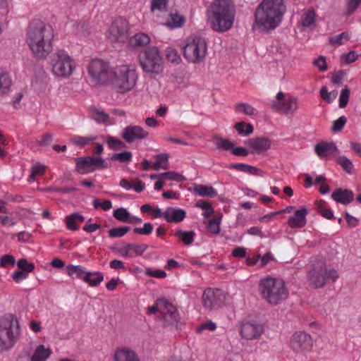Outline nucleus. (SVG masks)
I'll return each instance as SVG.
<instances>
[{"instance_id":"f257e3e1","label":"nucleus","mask_w":361,"mask_h":361,"mask_svg":"<svg viewBox=\"0 0 361 361\" xmlns=\"http://www.w3.org/2000/svg\"><path fill=\"white\" fill-rule=\"evenodd\" d=\"M54 37L52 26L41 20H33L27 26L26 42L37 59H45L51 52Z\"/></svg>"},{"instance_id":"f03ea898","label":"nucleus","mask_w":361,"mask_h":361,"mask_svg":"<svg viewBox=\"0 0 361 361\" xmlns=\"http://www.w3.org/2000/svg\"><path fill=\"white\" fill-rule=\"evenodd\" d=\"M286 11L283 0H263L255 12V24L262 31L275 29Z\"/></svg>"},{"instance_id":"7ed1b4c3","label":"nucleus","mask_w":361,"mask_h":361,"mask_svg":"<svg viewBox=\"0 0 361 361\" xmlns=\"http://www.w3.org/2000/svg\"><path fill=\"white\" fill-rule=\"evenodd\" d=\"M209 13L210 26L214 31L224 32L233 27L235 8L231 0H214Z\"/></svg>"},{"instance_id":"20e7f679","label":"nucleus","mask_w":361,"mask_h":361,"mask_svg":"<svg viewBox=\"0 0 361 361\" xmlns=\"http://www.w3.org/2000/svg\"><path fill=\"white\" fill-rule=\"evenodd\" d=\"M259 290L262 298L269 304L277 305L286 300L288 291L280 279L265 277L260 281Z\"/></svg>"},{"instance_id":"39448f33","label":"nucleus","mask_w":361,"mask_h":361,"mask_svg":"<svg viewBox=\"0 0 361 361\" xmlns=\"http://www.w3.org/2000/svg\"><path fill=\"white\" fill-rule=\"evenodd\" d=\"M20 335L18 319L13 314L4 316L0 320V347L4 350L11 349Z\"/></svg>"},{"instance_id":"423d86ee","label":"nucleus","mask_w":361,"mask_h":361,"mask_svg":"<svg viewBox=\"0 0 361 361\" xmlns=\"http://www.w3.org/2000/svg\"><path fill=\"white\" fill-rule=\"evenodd\" d=\"M139 61L143 71L155 77L164 70L163 59L156 47H150L139 54Z\"/></svg>"},{"instance_id":"0eeeda50","label":"nucleus","mask_w":361,"mask_h":361,"mask_svg":"<svg viewBox=\"0 0 361 361\" xmlns=\"http://www.w3.org/2000/svg\"><path fill=\"white\" fill-rule=\"evenodd\" d=\"M207 49V44L204 38L199 36H190L185 40L183 53L188 61L200 63L204 61Z\"/></svg>"},{"instance_id":"6e6552de","label":"nucleus","mask_w":361,"mask_h":361,"mask_svg":"<svg viewBox=\"0 0 361 361\" xmlns=\"http://www.w3.org/2000/svg\"><path fill=\"white\" fill-rule=\"evenodd\" d=\"M50 65L55 75L65 78H68L73 73L74 68L73 59L63 49L57 50L52 54Z\"/></svg>"},{"instance_id":"1a4fd4ad","label":"nucleus","mask_w":361,"mask_h":361,"mask_svg":"<svg viewBox=\"0 0 361 361\" xmlns=\"http://www.w3.org/2000/svg\"><path fill=\"white\" fill-rule=\"evenodd\" d=\"M88 73L95 85H104L115 75L109 63L101 59H93L87 66Z\"/></svg>"},{"instance_id":"9d476101","label":"nucleus","mask_w":361,"mask_h":361,"mask_svg":"<svg viewBox=\"0 0 361 361\" xmlns=\"http://www.w3.org/2000/svg\"><path fill=\"white\" fill-rule=\"evenodd\" d=\"M338 276L336 269L328 268L323 262L314 265L309 274L310 284L314 288H322L328 282H334Z\"/></svg>"},{"instance_id":"9b49d317","label":"nucleus","mask_w":361,"mask_h":361,"mask_svg":"<svg viewBox=\"0 0 361 361\" xmlns=\"http://www.w3.org/2000/svg\"><path fill=\"white\" fill-rule=\"evenodd\" d=\"M108 167L106 161L101 157L88 156L75 159V171L80 174H87Z\"/></svg>"},{"instance_id":"f8f14e48","label":"nucleus","mask_w":361,"mask_h":361,"mask_svg":"<svg viewBox=\"0 0 361 361\" xmlns=\"http://www.w3.org/2000/svg\"><path fill=\"white\" fill-rule=\"evenodd\" d=\"M137 79V75L135 70L124 67L116 76L114 86L118 92L125 93L135 85Z\"/></svg>"},{"instance_id":"ddd939ff","label":"nucleus","mask_w":361,"mask_h":361,"mask_svg":"<svg viewBox=\"0 0 361 361\" xmlns=\"http://www.w3.org/2000/svg\"><path fill=\"white\" fill-rule=\"evenodd\" d=\"M128 22L121 17L116 18L109 29V39L114 43H123L128 39Z\"/></svg>"},{"instance_id":"4468645a","label":"nucleus","mask_w":361,"mask_h":361,"mask_svg":"<svg viewBox=\"0 0 361 361\" xmlns=\"http://www.w3.org/2000/svg\"><path fill=\"white\" fill-rule=\"evenodd\" d=\"M224 299V293L220 289L207 288L202 295L204 306L210 310L219 307Z\"/></svg>"},{"instance_id":"2eb2a0df","label":"nucleus","mask_w":361,"mask_h":361,"mask_svg":"<svg viewBox=\"0 0 361 361\" xmlns=\"http://www.w3.org/2000/svg\"><path fill=\"white\" fill-rule=\"evenodd\" d=\"M240 335L246 340L257 339L264 332V326L257 322H242Z\"/></svg>"},{"instance_id":"dca6fc26","label":"nucleus","mask_w":361,"mask_h":361,"mask_svg":"<svg viewBox=\"0 0 361 361\" xmlns=\"http://www.w3.org/2000/svg\"><path fill=\"white\" fill-rule=\"evenodd\" d=\"M290 345L296 352L310 350L312 347V339L305 332L298 331L292 336Z\"/></svg>"},{"instance_id":"f3484780","label":"nucleus","mask_w":361,"mask_h":361,"mask_svg":"<svg viewBox=\"0 0 361 361\" xmlns=\"http://www.w3.org/2000/svg\"><path fill=\"white\" fill-rule=\"evenodd\" d=\"M160 304L161 306L164 305L162 304H165L161 314L164 322V326H175L178 328L180 317L177 309L168 300H161Z\"/></svg>"},{"instance_id":"a211bd4d","label":"nucleus","mask_w":361,"mask_h":361,"mask_svg":"<svg viewBox=\"0 0 361 361\" xmlns=\"http://www.w3.org/2000/svg\"><path fill=\"white\" fill-rule=\"evenodd\" d=\"M122 138L128 143L136 140H143L148 136V132L139 126H128L122 133Z\"/></svg>"},{"instance_id":"6ab92c4d","label":"nucleus","mask_w":361,"mask_h":361,"mask_svg":"<svg viewBox=\"0 0 361 361\" xmlns=\"http://www.w3.org/2000/svg\"><path fill=\"white\" fill-rule=\"evenodd\" d=\"M245 144L252 148L250 154H262L271 147V141L267 137H256L247 140Z\"/></svg>"},{"instance_id":"aec40b11","label":"nucleus","mask_w":361,"mask_h":361,"mask_svg":"<svg viewBox=\"0 0 361 361\" xmlns=\"http://www.w3.org/2000/svg\"><path fill=\"white\" fill-rule=\"evenodd\" d=\"M298 99L290 97L282 102H273L271 109L279 112L293 114L298 109Z\"/></svg>"},{"instance_id":"412c9836","label":"nucleus","mask_w":361,"mask_h":361,"mask_svg":"<svg viewBox=\"0 0 361 361\" xmlns=\"http://www.w3.org/2000/svg\"><path fill=\"white\" fill-rule=\"evenodd\" d=\"M307 209L305 207H302L295 211L293 215L288 218L287 224L293 228H302L305 226L307 222Z\"/></svg>"},{"instance_id":"4be33fe9","label":"nucleus","mask_w":361,"mask_h":361,"mask_svg":"<svg viewBox=\"0 0 361 361\" xmlns=\"http://www.w3.org/2000/svg\"><path fill=\"white\" fill-rule=\"evenodd\" d=\"M147 247L148 246L145 244L128 243L120 248L119 252L123 256L133 257L137 255H142Z\"/></svg>"},{"instance_id":"5701e85b","label":"nucleus","mask_w":361,"mask_h":361,"mask_svg":"<svg viewBox=\"0 0 361 361\" xmlns=\"http://www.w3.org/2000/svg\"><path fill=\"white\" fill-rule=\"evenodd\" d=\"M331 198L336 202L346 205L353 202L354 193L348 189L338 188L331 194Z\"/></svg>"},{"instance_id":"b1692460","label":"nucleus","mask_w":361,"mask_h":361,"mask_svg":"<svg viewBox=\"0 0 361 361\" xmlns=\"http://www.w3.org/2000/svg\"><path fill=\"white\" fill-rule=\"evenodd\" d=\"M186 212L180 208L168 207L166 209L165 220L169 223H179L184 220Z\"/></svg>"},{"instance_id":"393cba45","label":"nucleus","mask_w":361,"mask_h":361,"mask_svg":"<svg viewBox=\"0 0 361 361\" xmlns=\"http://www.w3.org/2000/svg\"><path fill=\"white\" fill-rule=\"evenodd\" d=\"M314 151L319 157L338 153V149L334 142H322L314 147Z\"/></svg>"},{"instance_id":"a878e982","label":"nucleus","mask_w":361,"mask_h":361,"mask_svg":"<svg viewBox=\"0 0 361 361\" xmlns=\"http://www.w3.org/2000/svg\"><path fill=\"white\" fill-rule=\"evenodd\" d=\"M114 361H140L134 351L128 348H117L114 354Z\"/></svg>"},{"instance_id":"bb28decb","label":"nucleus","mask_w":361,"mask_h":361,"mask_svg":"<svg viewBox=\"0 0 361 361\" xmlns=\"http://www.w3.org/2000/svg\"><path fill=\"white\" fill-rule=\"evenodd\" d=\"M149 42V37L145 33L140 32L129 39L128 46L132 49H137L147 46Z\"/></svg>"},{"instance_id":"cd10ccee","label":"nucleus","mask_w":361,"mask_h":361,"mask_svg":"<svg viewBox=\"0 0 361 361\" xmlns=\"http://www.w3.org/2000/svg\"><path fill=\"white\" fill-rule=\"evenodd\" d=\"M119 185L126 190L133 189L137 192H141L145 190V183L137 178H134L131 180L122 178L120 180Z\"/></svg>"},{"instance_id":"c85d7f7f","label":"nucleus","mask_w":361,"mask_h":361,"mask_svg":"<svg viewBox=\"0 0 361 361\" xmlns=\"http://www.w3.org/2000/svg\"><path fill=\"white\" fill-rule=\"evenodd\" d=\"M104 281V275L99 271H87L84 282L92 287H97Z\"/></svg>"},{"instance_id":"c756f323","label":"nucleus","mask_w":361,"mask_h":361,"mask_svg":"<svg viewBox=\"0 0 361 361\" xmlns=\"http://www.w3.org/2000/svg\"><path fill=\"white\" fill-rule=\"evenodd\" d=\"M84 221L85 217L78 213H73L65 218L66 227L71 231H78L79 227L77 226V223Z\"/></svg>"},{"instance_id":"7c9ffc66","label":"nucleus","mask_w":361,"mask_h":361,"mask_svg":"<svg viewBox=\"0 0 361 361\" xmlns=\"http://www.w3.org/2000/svg\"><path fill=\"white\" fill-rule=\"evenodd\" d=\"M230 168L232 169L239 170L242 172L247 173L252 175H259L262 176L263 171L259 169L258 168L245 164H233L230 166Z\"/></svg>"},{"instance_id":"2f4dec72","label":"nucleus","mask_w":361,"mask_h":361,"mask_svg":"<svg viewBox=\"0 0 361 361\" xmlns=\"http://www.w3.org/2000/svg\"><path fill=\"white\" fill-rule=\"evenodd\" d=\"M12 85V80L6 72L0 69V95L8 92Z\"/></svg>"},{"instance_id":"473e14b6","label":"nucleus","mask_w":361,"mask_h":361,"mask_svg":"<svg viewBox=\"0 0 361 361\" xmlns=\"http://www.w3.org/2000/svg\"><path fill=\"white\" fill-rule=\"evenodd\" d=\"M51 351L49 348H47L43 345L37 347L32 356V361H46L51 355Z\"/></svg>"},{"instance_id":"72a5a7b5","label":"nucleus","mask_w":361,"mask_h":361,"mask_svg":"<svg viewBox=\"0 0 361 361\" xmlns=\"http://www.w3.org/2000/svg\"><path fill=\"white\" fill-rule=\"evenodd\" d=\"M87 272L79 265L68 264L66 267L67 274L73 279L76 278L84 281V277Z\"/></svg>"},{"instance_id":"f704fd0d","label":"nucleus","mask_w":361,"mask_h":361,"mask_svg":"<svg viewBox=\"0 0 361 361\" xmlns=\"http://www.w3.org/2000/svg\"><path fill=\"white\" fill-rule=\"evenodd\" d=\"M194 191L201 197H214L217 195L216 190L212 186L195 185Z\"/></svg>"},{"instance_id":"c9c22d12","label":"nucleus","mask_w":361,"mask_h":361,"mask_svg":"<svg viewBox=\"0 0 361 361\" xmlns=\"http://www.w3.org/2000/svg\"><path fill=\"white\" fill-rule=\"evenodd\" d=\"M156 161L152 166V169L155 171H158L160 169H167L169 166L168 161L169 155L168 154L163 153L157 154L156 157Z\"/></svg>"},{"instance_id":"e433bc0d","label":"nucleus","mask_w":361,"mask_h":361,"mask_svg":"<svg viewBox=\"0 0 361 361\" xmlns=\"http://www.w3.org/2000/svg\"><path fill=\"white\" fill-rule=\"evenodd\" d=\"M175 235L179 238L185 245H190L194 241L195 233L193 231H184L180 229L176 231Z\"/></svg>"},{"instance_id":"4c0bfd02","label":"nucleus","mask_w":361,"mask_h":361,"mask_svg":"<svg viewBox=\"0 0 361 361\" xmlns=\"http://www.w3.org/2000/svg\"><path fill=\"white\" fill-rule=\"evenodd\" d=\"M235 129L239 135L248 136L254 131L253 126L250 123L244 121L238 122L234 126Z\"/></svg>"},{"instance_id":"58836bf2","label":"nucleus","mask_w":361,"mask_h":361,"mask_svg":"<svg viewBox=\"0 0 361 361\" xmlns=\"http://www.w3.org/2000/svg\"><path fill=\"white\" fill-rule=\"evenodd\" d=\"M170 20L165 25L170 28H176L182 26L185 22L183 16L177 13H170Z\"/></svg>"},{"instance_id":"ea45409f","label":"nucleus","mask_w":361,"mask_h":361,"mask_svg":"<svg viewBox=\"0 0 361 361\" xmlns=\"http://www.w3.org/2000/svg\"><path fill=\"white\" fill-rule=\"evenodd\" d=\"M235 111L247 116H252L256 114L255 109L247 103H238L234 106Z\"/></svg>"},{"instance_id":"a19ab883","label":"nucleus","mask_w":361,"mask_h":361,"mask_svg":"<svg viewBox=\"0 0 361 361\" xmlns=\"http://www.w3.org/2000/svg\"><path fill=\"white\" fill-rule=\"evenodd\" d=\"M214 140L216 141V147L218 149H222L226 151L233 149L234 145L228 139H224L219 136H215Z\"/></svg>"},{"instance_id":"79ce46f5","label":"nucleus","mask_w":361,"mask_h":361,"mask_svg":"<svg viewBox=\"0 0 361 361\" xmlns=\"http://www.w3.org/2000/svg\"><path fill=\"white\" fill-rule=\"evenodd\" d=\"M159 179H167L171 180H176L177 182H183L185 178L181 174L175 171H168L159 174Z\"/></svg>"},{"instance_id":"37998d69","label":"nucleus","mask_w":361,"mask_h":361,"mask_svg":"<svg viewBox=\"0 0 361 361\" xmlns=\"http://www.w3.org/2000/svg\"><path fill=\"white\" fill-rule=\"evenodd\" d=\"M350 39V35L348 32H343L338 35L331 37L329 38V44L334 46H339L343 44V40L348 41Z\"/></svg>"},{"instance_id":"c03bdc74","label":"nucleus","mask_w":361,"mask_h":361,"mask_svg":"<svg viewBox=\"0 0 361 361\" xmlns=\"http://www.w3.org/2000/svg\"><path fill=\"white\" fill-rule=\"evenodd\" d=\"M106 143L109 147L114 150H119L126 147L125 143L111 135L106 137Z\"/></svg>"},{"instance_id":"a18cd8bd","label":"nucleus","mask_w":361,"mask_h":361,"mask_svg":"<svg viewBox=\"0 0 361 361\" xmlns=\"http://www.w3.org/2000/svg\"><path fill=\"white\" fill-rule=\"evenodd\" d=\"M337 163L341 165L343 169L348 173H352L353 171V164L352 161L345 156L339 157L337 159Z\"/></svg>"},{"instance_id":"49530a36","label":"nucleus","mask_w":361,"mask_h":361,"mask_svg":"<svg viewBox=\"0 0 361 361\" xmlns=\"http://www.w3.org/2000/svg\"><path fill=\"white\" fill-rule=\"evenodd\" d=\"M113 216L121 222H127L130 218V213L126 209L121 207L114 210Z\"/></svg>"},{"instance_id":"de8ad7c7","label":"nucleus","mask_w":361,"mask_h":361,"mask_svg":"<svg viewBox=\"0 0 361 361\" xmlns=\"http://www.w3.org/2000/svg\"><path fill=\"white\" fill-rule=\"evenodd\" d=\"M130 230V228L129 226L112 228L109 231V235L111 238H121L126 234Z\"/></svg>"},{"instance_id":"09e8293b","label":"nucleus","mask_w":361,"mask_h":361,"mask_svg":"<svg viewBox=\"0 0 361 361\" xmlns=\"http://www.w3.org/2000/svg\"><path fill=\"white\" fill-rule=\"evenodd\" d=\"M196 207L201 208L205 211L204 212V216L206 218L210 217L213 213L214 212L211 204L208 202L200 200L197 202L195 204Z\"/></svg>"},{"instance_id":"8fccbe9b","label":"nucleus","mask_w":361,"mask_h":361,"mask_svg":"<svg viewBox=\"0 0 361 361\" xmlns=\"http://www.w3.org/2000/svg\"><path fill=\"white\" fill-rule=\"evenodd\" d=\"M166 57L169 61L173 63L178 64L181 61V58L178 51L173 48L167 49Z\"/></svg>"},{"instance_id":"3c124183","label":"nucleus","mask_w":361,"mask_h":361,"mask_svg":"<svg viewBox=\"0 0 361 361\" xmlns=\"http://www.w3.org/2000/svg\"><path fill=\"white\" fill-rule=\"evenodd\" d=\"M220 224L221 217L213 218L209 220L207 224V228L211 233L214 234H218L220 232Z\"/></svg>"},{"instance_id":"603ef678","label":"nucleus","mask_w":361,"mask_h":361,"mask_svg":"<svg viewBox=\"0 0 361 361\" xmlns=\"http://www.w3.org/2000/svg\"><path fill=\"white\" fill-rule=\"evenodd\" d=\"M133 154L129 151L114 154L111 157V160H117L121 163H126L131 160Z\"/></svg>"},{"instance_id":"864d4df0","label":"nucleus","mask_w":361,"mask_h":361,"mask_svg":"<svg viewBox=\"0 0 361 361\" xmlns=\"http://www.w3.org/2000/svg\"><path fill=\"white\" fill-rule=\"evenodd\" d=\"M319 93L321 97L328 103H331L337 96V92L336 90L329 92L326 87H322Z\"/></svg>"},{"instance_id":"5fc2aeb1","label":"nucleus","mask_w":361,"mask_h":361,"mask_svg":"<svg viewBox=\"0 0 361 361\" xmlns=\"http://www.w3.org/2000/svg\"><path fill=\"white\" fill-rule=\"evenodd\" d=\"M361 4V0H347L345 14L351 16Z\"/></svg>"},{"instance_id":"6e6d98bb","label":"nucleus","mask_w":361,"mask_h":361,"mask_svg":"<svg viewBox=\"0 0 361 361\" xmlns=\"http://www.w3.org/2000/svg\"><path fill=\"white\" fill-rule=\"evenodd\" d=\"M92 118L98 123H106L109 119V115L97 109L92 110Z\"/></svg>"},{"instance_id":"4d7b16f0","label":"nucleus","mask_w":361,"mask_h":361,"mask_svg":"<svg viewBox=\"0 0 361 361\" xmlns=\"http://www.w3.org/2000/svg\"><path fill=\"white\" fill-rule=\"evenodd\" d=\"M17 265L20 269L25 273L28 274L32 272L35 269V264L33 263H29L25 259H20L18 261Z\"/></svg>"},{"instance_id":"13d9d810","label":"nucleus","mask_w":361,"mask_h":361,"mask_svg":"<svg viewBox=\"0 0 361 361\" xmlns=\"http://www.w3.org/2000/svg\"><path fill=\"white\" fill-rule=\"evenodd\" d=\"M347 122L345 116H342L337 120L334 121L331 127V131L334 133L340 132L344 127Z\"/></svg>"},{"instance_id":"bf43d9fd","label":"nucleus","mask_w":361,"mask_h":361,"mask_svg":"<svg viewBox=\"0 0 361 361\" xmlns=\"http://www.w3.org/2000/svg\"><path fill=\"white\" fill-rule=\"evenodd\" d=\"M315 21V13L314 11L307 12L302 19V25L303 27H309L314 24Z\"/></svg>"},{"instance_id":"052dcab7","label":"nucleus","mask_w":361,"mask_h":361,"mask_svg":"<svg viewBox=\"0 0 361 361\" xmlns=\"http://www.w3.org/2000/svg\"><path fill=\"white\" fill-rule=\"evenodd\" d=\"M350 98V90L344 88L341 90L339 97V107L345 108Z\"/></svg>"},{"instance_id":"680f3d73","label":"nucleus","mask_w":361,"mask_h":361,"mask_svg":"<svg viewBox=\"0 0 361 361\" xmlns=\"http://www.w3.org/2000/svg\"><path fill=\"white\" fill-rule=\"evenodd\" d=\"M312 63L314 66L317 67L319 71L321 72H324L328 68L326 58L324 56H319L317 59H315Z\"/></svg>"},{"instance_id":"e2e57ef3","label":"nucleus","mask_w":361,"mask_h":361,"mask_svg":"<svg viewBox=\"0 0 361 361\" xmlns=\"http://www.w3.org/2000/svg\"><path fill=\"white\" fill-rule=\"evenodd\" d=\"M153 231V226L151 223H145L142 228H135L133 231L135 233L140 235H149Z\"/></svg>"},{"instance_id":"0e129e2a","label":"nucleus","mask_w":361,"mask_h":361,"mask_svg":"<svg viewBox=\"0 0 361 361\" xmlns=\"http://www.w3.org/2000/svg\"><path fill=\"white\" fill-rule=\"evenodd\" d=\"M168 0H152L151 10L154 11V10L158 11H164L166 8Z\"/></svg>"},{"instance_id":"69168bd1","label":"nucleus","mask_w":361,"mask_h":361,"mask_svg":"<svg viewBox=\"0 0 361 361\" xmlns=\"http://www.w3.org/2000/svg\"><path fill=\"white\" fill-rule=\"evenodd\" d=\"M216 329V324L210 320V321H207L204 323H202L199 326H197V332L200 334L206 329L213 331Z\"/></svg>"},{"instance_id":"338daca9","label":"nucleus","mask_w":361,"mask_h":361,"mask_svg":"<svg viewBox=\"0 0 361 361\" xmlns=\"http://www.w3.org/2000/svg\"><path fill=\"white\" fill-rule=\"evenodd\" d=\"M145 274L147 276H152L157 279H163L165 278L166 274L164 271L157 269L152 270L150 268H147L145 271Z\"/></svg>"},{"instance_id":"774afa93","label":"nucleus","mask_w":361,"mask_h":361,"mask_svg":"<svg viewBox=\"0 0 361 361\" xmlns=\"http://www.w3.org/2000/svg\"><path fill=\"white\" fill-rule=\"evenodd\" d=\"M16 264V259L13 256L11 255H5L1 257L0 259V264L2 267H6L8 265H14Z\"/></svg>"}]
</instances>
